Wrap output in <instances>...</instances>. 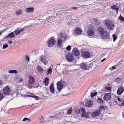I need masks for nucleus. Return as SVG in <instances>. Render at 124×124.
I'll list each match as a JSON object with an SVG mask.
<instances>
[{
  "label": "nucleus",
  "instance_id": "obj_23",
  "mask_svg": "<svg viewBox=\"0 0 124 124\" xmlns=\"http://www.w3.org/2000/svg\"><path fill=\"white\" fill-rule=\"evenodd\" d=\"M34 11V8L33 7H30L26 9L25 11L28 13L33 12Z\"/></svg>",
  "mask_w": 124,
  "mask_h": 124
},
{
  "label": "nucleus",
  "instance_id": "obj_14",
  "mask_svg": "<svg viewBox=\"0 0 124 124\" xmlns=\"http://www.w3.org/2000/svg\"><path fill=\"white\" fill-rule=\"evenodd\" d=\"M101 113L100 110H97L91 113L92 117L93 118H95L98 116Z\"/></svg>",
  "mask_w": 124,
  "mask_h": 124
},
{
  "label": "nucleus",
  "instance_id": "obj_2",
  "mask_svg": "<svg viewBox=\"0 0 124 124\" xmlns=\"http://www.w3.org/2000/svg\"><path fill=\"white\" fill-rule=\"evenodd\" d=\"M65 82L63 81H61L58 82L56 84L57 87V90L59 92L62 89L63 87V84H65Z\"/></svg>",
  "mask_w": 124,
  "mask_h": 124
},
{
  "label": "nucleus",
  "instance_id": "obj_31",
  "mask_svg": "<svg viewBox=\"0 0 124 124\" xmlns=\"http://www.w3.org/2000/svg\"><path fill=\"white\" fill-rule=\"evenodd\" d=\"M8 72L10 73H14L16 74L17 73V71L16 70H11L9 71Z\"/></svg>",
  "mask_w": 124,
  "mask_h": 124
},
{
  "label": "nucleus",
  "instance_id": "obj_22",
  "mask_svg": "<svg viewBox=\"0 0 124 124\" xmlns=\"http://www.w3.org/2000/svg\"><path fill=\"white\" fill-rule=\"evenodd\" d=\"M75 32L78 34H80L82 32V30L79 28H77L75 30Z\"/></svg>",
  "mask_w": 124,
  "mask_h": 124
},
{
  "label": "nucleus",
  "instance_id": "obj_8",
  "mask_svg": "<svg viewBox=\"0 0 124 124\" xmlns=\"http://www.w3.org/2000/svg\"><path fill=\"white\" fill-rule=\"evenodd\" d=\"M66 59L68 62H70L73 60V56L72 54L70 53H68L66 56Z\"/></svg>",
  "mask_w": 124,
  "mask_h": 124
},
{
  "label": "nucleus",
  "instance_id": "obj_18",
  "mask_svg": "<svg viewBox=\"0 0 124 124\" xmlns=\"http://www.w3.org/2000/svg\"><path fill=\"white\" fill-rule=\"evenodd\" d=\"M103 38L106 39H110L109 34L107 31H106L103 35Z\"/></svg>",
  "mask_w": 124,
  "mask_h": 124
},
{
  "label": "nucleus",
  "instance_id": "obj_51",
  "mask_svg": "<svg viewBox=\"0 0 124 124\" xmlns=\"http://www.w3.org/2000/svg\"><path fill=\"white\" fill-rule=\"evenodd\" d=\"M30 85L29 84L28 85V87L30 89H31L32 87L31 85Z\"/></svg>",
  "mask_w": 124,
  "mask_h": 124
},
{
  "label": "nucleus",
  "instance_id": "obj_62",
  "mask_svg": "<svg viewBox=\"0 0 124 124\" xmlns=\"http://www.w3.org/2000/svg\"><path fill=\"white\" fill-rule=\"evenodd\" d=\"M117 98H118V100L120 101V98H119V97H118Z\"/></svg>",
  "mask_w": 124,
  "mask_h": 124
},
{
  "label": "nucleus",
  "instance_id": "obj_19",
  "mask_svg": "<svg viewBox=\"0 0 124 124\" xmlns=\"http://www.w3.org/2000/svg\"><path fill=\"white\" fill-rule=\"evenodd\" d=\"M93 102L91 100H89L86 101L85 103V106L87 107H90L93 104Z\"/></svg>",
  "mask_w": 124,
  "mask_h": 124
},
{
  "label": "nucleus",
  "instance_id": "obj_47",
  "mask_svg": "<svg viewBox=\"0 0 124 124\" xmlns=\"http://www.w3.org/2000/svg\"><path fill=\"white\" fill-rule=\"evenodd\" d=\"M52 72V70L51 69H48V73L49 74Z\"/></svg>",
  "mask_w": 124,
  "mask_h": 124
},
{
  "label": "nucleus",
  "instance_id": "obj_26",
  "mask_svg": "<svg viewBox=\"0 0 124 124\" xmlns=\"http://www.w3.org/2000/svg\"><path fill=\"white\" fill-rule=\"evenodd\" d=\"M15 36V35H14L13 32H12L11 33L9 34L7 36L6 38H12L14 37Z\"/></svg>",
  "mask_w": 124,
  "mask_h": 124
},
{
  "label": "nucleus",
  "instance_id": "obj_15",
  "mask_svg": "<svg viewBox=\"0 0 124 124\" xmlns=\"http://www.w3.org/2000/svg\"><path fill=\"white\" fill-rule=\"evenodd\" d=\"M98 31L99 33L102 35L105 33L106 31H105L104 28L101 27L98 28Z\"/></svg>",
  "mask_w": 124,
  "mask_h": 124
},
{
  "label": "nucleus",
  "instance_id": "obj_30",
  "mask_svg": "<svg viewBox=\"0 0 124 124\" xmlns=\"http://www.w3.org/2000/svg\"><path fill=\"white\" fill-rule=\"evenodd\" d=\"M49 78H48L46 77L45 79V80L44 81V83L45 84V86H47L49 83Z\"/></svg>",
  "mask_w": 124,
  "mask_h": 124
},
{
  "label": "nucleus",
  "instance_id": "obj_59",
  "mask_svg": "<svg viewBox=\"0 0 124 124\" xmlns=\"http://www.w3.org/2000/svg\"><path fill=\"white\" fill-rule=\"evenodd\" d=\"M105 60H106V58H104L101 61V62H103Z\"/></svg>",
  "mask_w": 124,
  "mask_h": 124
},
{
  "label": "nucleus",
  "instance_id": "obj_48",
  "mask_svg": "<svg viewBox=\"0 0 124 124\" xmlns=\"http://www.w3.org/2000/svg\"><path fill=\"white\" fill-rule=\"evenodd\" d=\"M78 8V7H72L71 8V9L76 10Z\"/></svg>",
  "mask_w": 124,
  "mask_h": 124
},
{
  "label": "nucleus",
  "instance_id": "obj_57",
  "mask_svg": "<svg viewBox=\"0 0 124 124\" xmlns=\"http://www.w3.org/2000/svg\"><path fill=\"white\" fill-rule=\"evenodd\" d=\"M2 80H0V85H1L2 84Z\"/></svg>",
  "mask_w": 124,
  "mask_h": 124
},
{
  "label": "nucleus",
  "instance_id": "obj_12",
  "mask_svg": "<svg viewBox=\"0 0 124 124\" xmlns=\"http://www.w3.org/2000/svg\"><path fill=\"white\" fill-rule=\"evenodd\" d=\"M72 54L75 56H78L80 55V53L78 49L76 48H74L72 51Z\"/></svg>",
  "mask_w": 124,
  "mask_h": 124
},
{
  "label": "nucleus",
  "instance_id": "obj_46",
  "mask_svg": "<svg viewBox=\"0 0 124 124\" xmlns=\"http://www.w3.org/2000/svg\"><path fill=\"white\" fill-rule=\"evenodd\" d=\"M27 96L29 97H31L34 98L35 97H37V96L35 95H28Z\"/></svg>",
  "mask_w": 124,
  "mask_h": 124
},
{
  "label": "nucleus",
  "instance_id": "obj_41",
  "mask_svg": "<svg viewBox=\"0 0 124 124\" xmlns=\"http://www.w3.org/2000/svg\"><path fill=\"white\" fill-rule=\"evenodd\" d=\"M4 96L3 94L1 93H0V101L2 100Z\"/></svg>",
  "mask_w": 124,
  "mask_h": 124
},
{
  "label": "nucleus",
  "instance_id": "obj_33",
  "mask_svg": "<svg viewBox=\"0 0 124 124\" xmlns=\"http://www.w3.org/2000/svg\"><path fill=\"white\" fill-rule=\"evenodd\" d=\"M22 10L20 9L16 11V14L17 15H20L22 14Z\"/></svg>",
  "mask_w": 124,
  "mask_h": 124
},
{
  "label": "nucleus",
  "instance_id": "obj_61",
  "mask_svg": "<svg viewBox=\"0 0 124 124\" xmlns=\"http://www.w3.org/2000/svg\"><path fill=\"white\" fill-rule=\"evenodd\" d=\"M30 95H34V94H33V93H30Z\"/></svg>",
  "mask_w": 124,
  "mask_h": 124
},
{
  "label": "nucleus",
  "instance_id": "obj_4",
  "mask_svg": "<svg viewBox=\"0 0 124 124\" xmlns=\"http://www.w3.org/2000/svg\"><path fill=\"white\" fill-rule=\"evenodd\" d=\"M67 36L66 33H59L58 37V39L64 41L66 39Z\"/></svg>",
  "mask_w": 124,
  "mask_h": 124
},
{
  "label": "nucleus",
  "instance_id": "obj_55",
  "mask_svg": "<svg viewBox=\"0 0 124 124\" xmlns=\"http://www.w3.org/2000/svg\"><path fill=\"white\" fill-rule=\"evenodd\" d=\"M93 20L95 22H97L98 21V19L97 18H94L93 19Z\"/></svg>",
  "mask_w": 124,
  "mask_h": 124
},
{
  "label": "nucleus",
  "instance_id": "obj_63",
  "mask_svg": "<svg viewBox=\"0 0 124 124\" xmlns=\"http://www.w3.org/2000/svg\"><path fill=\"white\" fill-rule=\"evenodd\" d=\"M18 91H19V90H16V92L17 93V92H18Z\"/></svg>",
  "mask_w": 124,
  "mask_h": 124
},
{
  "label": "nucleus",
  "instance_id": "obj_27",
  "mask_svg": "<svg viewBox=\"0 0 124 124\" xmlns=\"http://www.w3.org/2000/svg\"><path fill=\"white\" fill-rule=\"evenodd\" d=\"M81 68L83 70H87L89 69L84 63H82L81 65Z\"/></svg>",
  "mask_w": 124,
  "mask_h": 124
},
{
  "label": "nucleus",
  "instance_id": "obj_28",
  "mask_svg": "<svg viewBox=\"0 0 124 124\" xmlns=\"http://www.w3.org/2000/svg\"><path fill=\"white\" fill-rule=\"evenodd\" d=\"M111 9L113 10H115L116 12V13L117 14H118V8H117V6L116 5L111 6Z\"/></svg>",
  "mask_w": 124,
  "mask_h": 124
},
{
  "label": "nucleus",
  "instance_id": "obj_16",
  "mask_svg": "<svg viewBox=\"0 0 124 124\" xmlns=\"http://www.w3.org/2000/svg\"><path fill=\"white\" fill-rule=\"evenodd\" d=\"M111 98V95L109 93H106L103 97L104 99L105 100H108Z\"/></svg>",
  "mask_w": 124,
  "mask_h": 124
},
{
  "label": "nucleus",
  "instance_id": "obj_43",
  "mask_svg": "<svg viewBox=\"0 0 124 124\" xmlns=\"http://www.w3.org/2000/svg\"><path fill=\"white\" fill-rule=\"evenodd\" d=\"M25 59L28 62H29L30 58L27 55H26L25 56Z\"/></svg>",
  "mask_w": 124,
  "mask_h": 124
},
{
  "label": "nucleus",
  "instance_id": "obj_20",
  "mask_svg": "<svg viewBox=\"0 0 124 124\" xmlns=\"http://www.w3.org/2000/svg\"><path fill=\"white\" fill-rule=\"evenodd\" d=\"M124 90V89L122 87H119L117 91V93L118 95H121L123 93Z\"/></svg>",
  "mask_w": 124,
  "mask_h": 124
},
{
  "label": "nucleus",
  "instance_id": "obj_39",
  "mask_svg": "<svg viewBox=\"0 0 124 124\" xmlns=\"http://www.w3.org/2000/svg\"><path fill=\"white\" fill-rule=\"evenodd\" d=\"M52 19H53V18H52V17H49L48 18H46V21H47V22H49L50 21H51V20H52Z\"/></svg>",
  "mask_w": 124,
  "mask_h": 124
},
{
  "label": "nucleus",
  "instance_id": "obj_11",
  "mask_svg": "<svg viewBox=\"0 0 124 124\" xmlns=\"http://www.w3.org/2000/svg\"><path fill=\"white\" fill-rule=\"evenodd\" d=\"M28 27V26H26L23 28H18L14 31L15 34L16 35H18L20 32L23 31L25 29V28L26 27Z\"/></svg>",
  "mask_w": 124,
  "mask_h": 124
},
{
  "label": "nucleus",
  "instance_id": "obj_29",
  "mask_svg": "<svg viewBox=\"0 0 124 124\" xmlns=\"http://www.w3.org/2000/svg\"><path fill=\"white\" fill-rule=\"evenodd\" d=\"M37 68L38 69V71L39 72L41 73L43 72V69L39 66L38 65L37 66Z\"/></svg>",
  "mask_w": 124,
  "mask_h": 124
},
{
  "label": "nucleus",
  "instance_id": "obj_13",
  "mask_svg": "<svg viewBox=\"0 0 124 124\" xmlns=\"http://www.w3.org/2000/svg\"><path fill=\"white\" fill-rule=\"evenodd\" d=\"M55 43V40L53 39H50L48 43V46L49 47H52Z\"/></svg>",
  "mask_w": 124,
  "mask_h": 124
},
{
  "label": "nucleus",
  "instance_id": "obj_45",
  "mask_svg": "<svg viewBox=\"0 0 124 124\" xmlns=\"http://www.w3.org/2000/svg\"><path fill=\"white\" fill-rule=\"evenodd\" d=\"M30 120V119H29L25 117L23 120L22 121H25L27 120L29 121Z\"/></svg>",
  "mask_w": 124,
  "mask_h": 124
},
{
  "label": "nucleus",
  "instance_id": "obj_9",
  "mask_svg": "<svg viewBox=\"0 0 124 124\" xmlns=\"http://www.w3.org/2000/svg\"><path fill=\"white\" fill-rule=\"evenodd\" d=\"M94 27L89 28L87 31V33L89 36H92L94 35Z\"/></svg>",
  "mask_w": 124,
  "mask_h": 124
},
{
  "label": "nucleus",
  "instance_id": "obj_37",
  "mask_svg": "<svg viewBox=\"0 0 124 124\" xmlns=\"http://www.w3.org/2000/svg\"><path fill=\"white\" fill-rule=\"evenodd\" d=\"M60 115V114L59 113L57 115H56L55 116H50V118H53L56 117L58 116H59Z\"/></svg>",
  "mask_w": 124,
  "mask_h": 124
},
{
  "label": "nucleus",
  "instance_id": "obj_10",
  "mask_svg": "<svg viewBox=\"0 0 124 124\" xmlns=\"http://www.w3.org/2000/svg\"><path fill=\"white\" fill-rule=\"evenodd\" d=\"M62 92L63 93L66 94H69L71 93L70 88L67 85L66 86L65 88H63L62 89Z\"/></svg>",
  "mask_w": 124,
  "mask_h": 124
},
{
  "label": "nucleus",
  "instance_id": "obj_6",
  "mask_svg": "<svg viewBox=\"0 0 124 124\" xmlns=\"http://www.w3.org/2000/svg\"><path fill=\"white\" fill-rule=\"evenodd\" d=\"M81 55L83 57L85 58H89L90 56V53L88 51H83L81 53Z\"/></svg>",
  "mask_w": 124,
  "mask_h": 124
},
{
  "label": "nucleus",
  "instance_id": "obj_32",
  "mask_svg": "<svg viewBox=\"0 0 124 124\" xmlns=\"http://www.w3.org/2000/svg\"><path fill=\"white\" fill-rule=\"evenodd\" d=\"M105 90L107 92H110L111 91V88L110 87L105 86Z\"/></svg>",
  "mask_w": 124,
  "mask_h": 124
},
{
  "label": "nucleus",
  "instance_id": "obj_56",
  "mask_svg": "<svg viewBox=\"0 0 124 124\" xmlns=\"http://www.w3.org/2000/svg\"><path fill=\"white\" fill-rule=\"evenodd\" d=\"M28 26V27H26L24 29H25L24 30H25V31H27L28 30L27 28L29 27V26Z\"/></svg>",
  "mask_w": 124,
  "mask_h": 124
},
{
  "label": "nucleus",
  "instance_id": "obj_52",
  "mask_svg": "<svg viewBox=\"0 0 124 124\" xmlns=\"http://www.w3.org/2000/svg\"><path fill=\"white\" fill-rule=\"evenodd\" d=\"M121 106H124V101H123L121 103Z\"/></svg>",
  "mask_w": 124,
  "mask_h": 124
},
{
  "label": "nucleus",
  "instance_id": "obj_60",
  "mask_svg": "<svg viewBox=\"0 0 124 124\" xmlns=\"http://www.w3.org/2000/svg\"><path fill=\"white\" fill-rule=\"evenodd\" d=\"M9 43L10 44H12L13 43V42L12 41H9Z\"/></svg>",
  "mask_w": 124,
  "mask_h": 124
},
{
  "label": "nucleus",
  "instance_id": "obj_49",
  "mask_svg": "<svg viewBox=\"0 0 124 124\" xmlns=\"http://www.w3.org/2000/svg\"><path fill=\"white\" fill-rule=\"evenodd\" d=\"M40 121L41 122H43L44 121V118L43 117H41V118H40Z\"/></svg>",
  "mask_w": 124,
  "mask_h": 124
},
{
  "label": "nucleus",
  "instance_id": "obj_53",
  "mask_svg": "<svg viewBox=\"0 0 124 124\" xmlns=\"http://www.w3.org/2000/svg\"><path fill=\"white\" fill-rule=\"evenodd\" d=\"M74 17V19L77 18L78 17V16L77 15H75ZM74 20H75V19H74Z\"/></svg>",
  "mask_w": 124,
  "mask_h": 124
},
{
  "label": "nucleus",
  "instance_id": "obj_58",
  "mask_svg": "<svg viewBox=\"0 0 124 124\" xmlns=\"http://www.w3.org/2000/svg\"><path fill=\"white\" fill-rule=\"evenodd\" d=\"M38 97H38L37 96V97H35L34 98H35L36 100H38Z\"/></svg>",
  "mask_w": 124,
  "mask_h": 124
},
{
  "label": "nucleus",
  "instance_id": "obj_1",
  "mask_svg": "<svg viewBox=\"0 0 124 124\" xmlns=\"http://www.w3.org/2000/svg\"><path fill=\"white\" fill-rule=\"evenodd\" d=\"M105 24L110 30H112L114 28L115 26L114 23L111 21L107 20L105 21Z\"/></svg>",
  "mask_w": 124,
  "mask_h": 124
},
{
  "label": "nucleus",
  "instance_id": "obj_36",
  "mask_svg": "<svg viewBox=\"0 0 124 124\" xmlns=\"http://www.w3.org/2000/svg\"><path fill=\"white\" fill-rule=\"evenodd\" d=\"M80 110L79 109H77L75 110V113L77 114H78L80 113Z\"/></svg>",
  "mask_w": 124,
  "mask_h": 124
},
{
  "label": "nucleus",
  "instance_id": "obj_64",
  "mask_svg": "<svg viewBox=\"0 0 124 124\" xmlns=\"http://www.w3.org/2000/svg\"><path fill=\"white\" fill-rule=\"evenodd\" d=\"M2 34L1 32V31L0 32V35Z\"/></svg>",
  "mask_w": 124,
  "mask_h": 124
},
{
  "label": "nucleus",
  "instance_id": "obj_42",
  "mask_svg": "<svg viewBox=\"0 0 124 124\" xmlns=\"http://www.w3.org/2000/svg\"><path fill=\"white\" fill-rule=\"evenodd\" d=\"M8 45L7 44H5L3 46L2 48L3 49H5L8 47Z\"/></svg>",
  "mask_w": 124,
  "mask_h": 124
},
{
  "label": "nucleus",
  "instance_id": "obj_38",
  "mask_svg": "<svg viewBox=\"0 0 124 124\" xmlns=\"http://www.w3.org/2000/svg\"><path fill=\"white\" fill-rule=\"evenodd\" d=\"M118 19H120L122 21H124V18L123 16H122L121 15L119 16V17L118 18Z\"/></svg>",
  "mask_w": 124,
  "mask_h": 124
},
{
  "label": "nucleus",
  "instance_id": "obj_50",
  "mask_svg": "<svg viewBox=\"0 0 124 124\" xmlns=\"http://www.w3.org/2000/svg\"><path fill=\"white\" fill-rule=\"evenodd\" d=\"M117 66V65H115V66L112 67V69H116V67Z\"/></svg>",
  "mask_w": 124,
  "mask_h": 124
},
{
  "label": "nucleus",
  "instance_id": "obj_21",
  "mask_svg": "<svg viewBox=\"0 0 124 124\" xmlns=\"http://www.w3.org/2000/svg\"><path fill=\"white\" fill-rule=\"evenodd\" d=\"M58 41L57 42V46L58 47H62V41H63L61 40H60L58 39Z\"/></svg>",
  "mask_w": 124,
  "mask_h": 124
},
{
  "label": "nucleus",
  "instance_id": "obj_17",
  "mask_svg": "<svg viewBox=\"0 0 124 124\" xmlns=\"http://www.w3.org/2000/svg\"><path fill=\"white\" fill-rule=\"evenodd\" d=\"M29 79L28 81V84L31 85L34 83L35 81L34 78L30 75L29 76Z\"/></svg>",
  "mask_w": 124,
  "mask_h": 124
},
{
  "label": "nucleus",
  "instance_id": "obj_54",
  "mask_svg": "<svg viewBox=\"0 0 124 124\" xmlns=\"http://www.w3.org/2000/svg\"><path fill=\"white\" fill-rule=\"evenodd\" d=\"M103 92V90L102 89H101L99 92V93H102Z\"/></svg>",
  "mask_w": 124,
  "mask_h": 124
},
{
  "label": "nucleus",
  "instance_id": "obj_5",
  "mask_svg": "<svg viewBox=\"0 0 124 124\" xmlns=\"http://www.w3.org/2000/svg\"><path fill=\"white\" fill-rule=\"evenodd\" d=\"M10 89L8 86L4 88L3 90V93L5 95H10Z\"/></svg>",
  "mask_w": 124,
  "mask_h": 124
},
{
  "label": "nucleus",
  "instance_id": "obj_35",
  "mask_svg": "<svg viewBox=\"0 0 124 124\" xmlns=\"http://www.w3.org/2000/svg\"><path fill=\"white\" fill-rule=\"evenodd\" d=\"M97 92H96L94 93H91V96L92 98H93L94 96L97 95Z\"/></svg>",
  "mask_w": 124,
  "mask_h": 124
},
{
  "label": "nucleus",
  "instance_id": "obj_40",
  "mask_svg": "<svg viewBox=\"0 0 124 124\" xmlns=\"http://www.w3.org/2000/svg\"><path fill=\"white\" fill-rule=\"evenodd\" d=\"M113 41H114L117 39V36L115 35H113Z\"/></svg>",
  "mask_w": 124,
  "mask_h": 124
},
{
  "label": "nucleus",
  "instance_id": "obj_25",
  "mask_svg": "<svg viewBox=\"0 0 124 124\" xmlns=\"http://www.w3.org/2000/svg\"><path fill=\"white\" fill-rule=\"evenodd\" d=\"M49 90L50 92L52 93H53L54 91V88L53 86V84H51L49 86Z\"/></svg>",
  "mask_w": 124,
  "mask_h": 124
},
{
  "label": "nucleus",
  "instance_id": "obj_44",
  "mask_svg": "<svg viewBox=\"0 0 124 124\" xmlns=\"http://www.w3.org/2000/svg\"><path fill=\"white\" fill-rule=\"evenodd\" d=\"M71 48L70 46V45H68L66 47V49L68 50H70Z\"/></svg>",
  "mask_w": 124,
  "mask_h": 124
},
{
  "label": "nucleus",
  "instance_id": "obj_34",
  "mask_svg": "<svg viewBox=\"0 0 124 124\" xmlns=\"http://www.w3.org/2000/svg\"><path fill=\"white\" fill-rule=\"evenodd\" d=\"M72 107H71L68 110V111L67 112V114L68 115H70L71 114L72 111Z\"/></svg>",
  "mask_w": 124,
  "mask_h": 124
},
{
  "label": "nucleus",
  "instance_id": "obj_3",
  "mask_svg": "<svg viewBox=\"0 0 124 124\" xmlns=\"http://www.w3.org/2000/svg\"><path fill=\"white\" fill-rule=\"evenodd\" d=\"M81 113H82V117L87 118L90 117L91 114L90 113L88 112L86 113L85 110L83 108L82 109Z\"/></svg>",
  "mask_w": 124,
  "mask_h": 124
},
{
  "label": "nucleus",
  "instance_id": "obj_24",
  "mask_svg": "<svg viewBox=\"0 0 124 124\" xmlns=\"http://www.w3.org/2000/svg\"><path fill=\"white\" fill-rule=\"evenodd\" d=\"M96 101L97 102L101 104H103L104 103V101L101 98H99Z\"/></svg>",
  "mask_w": 124,
  "mask_h": 124
},
{
  "label": "nucleus",
  "instance_id": "obj_7",
  "mask_svg": "<svg viewBox=\"0 0 124 124\" xmlns=\"http://www.w3.org/2000/svg\"><path fill=\"white\" fill-rule=\"evenodd\" d=\"M39 59L40 60V61L42 62L45 65H46L48 64V61L46 59V57L45 56L41 55L39 57Z\"/></svg>",
  "mask_w": 124,
  "mask_h": 124
}]
</instances>
